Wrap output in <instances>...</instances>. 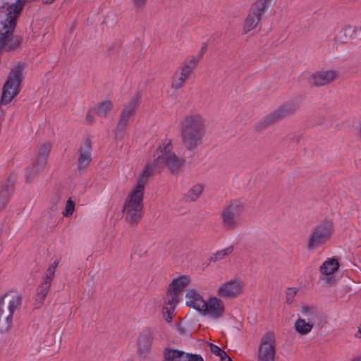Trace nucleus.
<instances>
[{
    "mask_svg": "<svg viewBox=\"0 0 361 361\" xmlns=\"http://www.w3.org/2000/svg\"><path fill=\"white\" fill-rule=\"evenodd\" d=\"M200 56H192L190 59L189 63H185L183 66H188L192 68V71L195 68V67L197 65L200 61Z\"/></svg>",
    "mask_w": 361,
    "mask_h": 361,
    "instance_id": "obj_35",
    "label": "nucleus"
},
{
    "mask_svg": "<svg viewBox=\"0 0 361 361\" xmlns=\"http://www.w3.org/2000/svg\"><path fill=\"white\" fill-rule=\"evenodd\" d=\"M141 94L137 93L133 99L125 105L121 114L119 121L128 125L135 115L137 106L140 104Z\"/></svg>",
    "mask_w": 361,
    "mask_h": 361,
    "instance_id": "obj_16",
    "label": "nucleus"
},
{
    "mask_svg": "<svg viewBox=\"0 0 361 361\" xmlns=\"http://www.w3.org/2000/svg\"><path fill=\"white\" fill-rule=\"evenodd\" d=\"M297 293V290L295 288H289L286 290V302L291 303L293 298Z\"/></svg>",
    "mask_w": 361,
    "mask_h": 361,
    "instance_id": "obj_34",
    "label": "nucleus"
},
{
    "mask_svg": "<svg viewBox=\"0 0 361 361\" xmlns=\"http://www.w3.org/2000/svg\"><path fill=\"white\" fill-rule=\"evenodd\" d=\"M269 1L270 0H258L257 1L254 8H252L245 20L243 25L244 33H247L256 27L261 19V16L265 8L267 6Z\"/></svg>",
    "mask_w": 361,
    "mask_h": 361,
    "instance_id": "obj_11",
    "label": "nucleus"
},
{
    "mask_svg": "<svg viewBox=\"0 0 361 361\" xmlns=\"http://www.w3.org/2000/svg\"><path fill=\"white\" fill-rule=\"evenodd\" d=\"M245 286L242 279L235 277L221 283L216 290V295L221 298L233 300L243 293Z\"/></svg>",
    "mask_w": 361,
    "mask_h": 361,
    "instance_id": "obj_7",
    "label": "nucleus"
},
{
    "mask_svg": "<svg viewBox=\"0 0 361 361\" xmlns=\"http://www.w3.org/2000/svg\"><path fill=\"white\" fill-rule=\"evenodd\" d=\"M50 286L51 285L48 284V283H44L42 281L39 285L35 295V308H39L44 304L47 295L49 291Z\"/></svg>",
    "mask_w": 361,
    "mask_h": 361,
    "instance_id": "obj_25",
    "label": "nucleus"
},
{
    "mask_svg": "<svg viewBox=\"0 0 361 361\" xmlns=\"http://www.w3.org/2000/svg\"><path fill=\"white\" fill-rule=\"evenodd\" d=\"M182 160L173 152L171 141L165 139L159 145L154 154V166L147 165L139 176L135 186H140L145 190L148 178L154 174V169L168 166L172 171L180 167Z\"/></svg>",
    "mask_w": 361,
    "mask_h": 361,
    "instance_id": "obj_2",
    "label": "nucleus"
},
{
    "mask_svg": "<svg viewBox=\"0 0 361 361\" xmlns=\"http://www.w3.org/2000/svg\"><path fill=\"white\" fill-rule=\"evenodd\" d=\"M54 0H42L45 4H51Z\"/></svg>",
    "mask_w": 361,
    "mask_h": 361,
    "instance_id": "obj_42",
    "label": "nucleus"
},
{
    "mask_svg": "<svg viewBox=\"0 0 361 361\" xmlns=\"http://www.w3.org/2000/svg\"><path fill=\"white\" fill-rule=\"evenodd\" d=\"M185 361H204L202 357L197 355H189Z\"/></svg>",
    "mask_w": 361,
    "mask_h": 361,
    "instance_id": "obj_38",
    "label": "nucleus"
},
{
    "mask_svg": "<svg viewBox=\"0 0 361 361\" xmlns=\"http://www.w3.org/2000/svg\"><path fill=\"white\" fill-rule=\"evenodd\" d=\"M274 341L271 334H267L259 348V361H274Z\"/></svg>",
    "mask_w": 361,
    "mask_h": 361,
    "instance_id": "obj_12",
    "label": "nucleus"
},
{
    "mask_svg": "<svg viewBox=\"0 0 361 361\" xmlns=\"http://www.w3.org/2000/svg\"><path fill=\"white\" fill-rule=\"evenodd\" d=\"M190 279L187 275H181L174 279L170 283L169 289L174 291L179 295L183 290L190 283Z\"/></svg>",
    "mask_w": 361,
    "mask_h": 361,
    "instance_id": "obj_24",
    "label": "nucleus"
},
{
    "mask_svg": "<svg viewBox=\"0 0 361 361\" xmlns=\"http://www.w3.org/2000/svg\"><path fill=\"white\" fill-rule=\"evenodd\" d=\"M21 303V297L18 295L13 296L6 307L4 300H0V333L8 331L12 326L13 316Z\"/></svg>",
    "mask_w": 361,
    "mask_h": 361,
    "instance_id": "obj_6",
    "label": "nucleus"
},
{
    "mask_svg": "<svg viewBox=\"0 0 361 361\" xmlns=\"http://www.w3.org/2000/svg\"><path fill=\"white\" fill-rule=\"evenodd\" d=\"M207 121L200 114L185 116L180 124V135L183 146L193 151L200 146L207 130Z\"/></svg>",
    "mask_w": 361,
    "mask_h": 361,
    "instance_id": "obj_3",
    "label": "nucleus"
},
{
    "mask_svg": "<svg viewBox=\"0 0 361 361\" xmlns=\"http://www.w3.org/2000/svg\"><path fill=\"white\" fill-rule=\"evenodd\" d=\"M206 300L202 295L195 289H188L185 294V305L200 313Z\"/></svg>",
    "mask_w": 361,
    "mask_h": 361,
    "instance_id": "obj_18",
    "label": "nucleus"
},
{
    "mask_svg": "<svg viewBox=\"0 0 361 361\" xmlns=\"http://www.w3.org/2000/svg\"><path fill=\"white\" fill-rule=\"evenodd\" d=\"M333 227L330 221H325L316 226L308 241V247L314 250L324 244L332 235Z\"/></svg>",
    "mask_w": 361,
    "mask_h": 361,
    "instance_id": "obj_9",
    "label": "nucleus"
},
{
    "mask_svg": "<svg viewBox=\"0 0 361 361\" xmlns=\"http://www.w3.org/2000/svg\"><path fill=\"white\" fill-rule=\"evenodd\" d=\"M127 126V124L123 123L118 121V123L114 130L115 139L116 140H121L124 138Z\"/></svg>",
    "mask_w": 361,
    "mask_h": 361,
    "instance_id": "obj_31",
    "label": "nucleus"
},
{
    "mask_svg": "<svg viewBox=\"0 0 361 361\" xmlns=\"http://www.w3.org/2000/svg\"><path fill=\"white\" fill-rule=\"evenodd\" d=\"M210 350L214 355L219 356L222 355L224 350H221L218 345L214 344H210Z\"/></svg>",
    "mask_w": 361,
    "mask_h": 361,
    "instance_id": "obj_37",
    "label": "nucleus"
},
{
    "mask_svg": "<svg viewBox=\"0 0 361 361\" xmlns=\"http://www.w3.org/2000/svg\"><path fill=\"white\" fill-rule=\"evenodd\" d=\"M311 313V308L307 306H303L301 309V314L302 316L306 317L309 316Z\"/></svg>",
    "mask_w": 361,
    "mask_h": 361,
    "instance_id": "obj_39",
    "label": "nucleus"
},
{
    "mask_svg": "<svg viewBox=\"0 0 361 361\" xmlns=\"http://www.w3.org/2000/svg\"><path fill=\"white\" fill-rule=\"evenodd\" d=\"M243 207L238 202H232L222 212V224L227 229H234L240 224Z\"/></svg>",
    "mask_w": 361,
    "mask_h": 361,
    "instance_id": "obj_10",
    "label": "nucleus"
},
{
    "mask_svg": "<svg viewBox=\"0 0 361 361\" xmlns=\"http://www.w3.org/2000/svg\"><path fill=\"white\" fill-rule=\"evenodd\" d=\"M355 336L357 338L361 337V325L358 327L357 332L355 334Z\"/></svg>",
    "mask_w": 361,
    "mask_h": 361,
    "instance_id": "obj_41",
    "label": "nucleus"
},
{
    "mask_svg": "<svg viewBox=\"0 0 361 361\" xmlns=\"http://www.w3.org/2000/svg\"><path fill=\"white\" fill-rule=\"evenodd\" d=\"M295 111V108L292 107L290 104L281 106L278 109L270 114L265 118L264 122L266 125H269L279 119L283 118Z\"/></svg>",
    "mask_w": 361,
    "mask_h": 361,
    "instance_id": "obj_22",
    "label": "nucleus"
},
{
    "mask_svg": "<svg viewBox=\"0 0 361 361\" xmlns=\"http://www.w3.org/2000/svg\"><path fill=\"white\" fill-rule=\"evenodd\" d=\"M207 45L204 44V46L202 48V51H204L206 49Z\"/></svg>",
    "mask_w": 361,
    "mask_h": 361,
    "instance_id": "obj_43",
    "label": "nucleus"
},
{
    "mask_svg": "<svg viewBox=\"0 0 361 361\" xmlns=\"http://www.w3.org/2000/svg\"><path fill=\"white\" fill-rule=\"evenodd\" d=\"M221 361H231V359L228 356L225 351L223 352L222 355H219Z\"/></svg>",
    "mask_w": 361,
    "mask_h": 361,
    "instance_id": "obj_40",
    "label": "nucleus"
},
{
    "mask_svg": "<svg viewBox=\"0 0 361 361\" xmlns=\"http://www.w3.org/2000/svg\"><path fill=\"white\" fill-rule=\"evenodd\" d=\"M59 262L57 260L54 261L47 269L46 274L44 277L42 279V282L48 283V284L51 285L55 275L56 269L58 267Z\"/></svg>",
    "mask_w": 361,
    "mask_h": 361,
    "instance_id": "obj_28",
    "label": "nucleus"
},
{
    "mask_svg": "<svg viewBox=\"0 0 361 361\" xmlns=\"http://www.w3.org/2000/svg\"><path fill=\"white\" fill-rule=\"evenodd\" d=\"M180 295L178 293L169 289L164 298L163 312L166 321L169 322L173 319L176 306L179 302Z\"/></svg>",
    "mask_w": 361,
    "mask_h": 361,
    "instance_id": "obj_13",
    "label": "nucleus"
},
{
    "mask_svg": "<svg viewBox=\"0 0 361 361\" xmlns=\"http://www.w3.org/2000/svg\"><path fill=\"white\" fill-rule=\"evenodd\" d=\"M50 149L51 145L49 143L44 144L40 146L38 149V156L36 161L31 169L32 173L28 175V178H30L32 176L38 173L44 168L46 164V157L48 155Z\"/></svg>",
    "mask_w": 361,
    "mask_h": 361,
    "instance_id": "obj_19",
    "label": "nucleus"
},
{
    "mask_svg": "<svg viewBox=\"0 0 361 361\" xmlns=\"http://www.w3.org/2000/svg\"><path fill=\"white\" fill-rule=\"evenodd\" d=\"M188 354L177 350H168L165 352V361H185Z\"/></svg>",
    "mask_w": 361,
    "mask_h": 361,
    "instance_id": "obj_26",
    "label": "nucleus"
},
{
    "mask_svg": "<svg viewBox=\"0 0 361 361\" xmlns=\"http://www.w3.org/2000/svg\"><path fill=\"white\" fill-rule=\"evenodd\" d=\"M351 361H360L359 358H355L352 360Z\"/></svg>",
    "mask_w": 361,
    "mask_h": 361,
    "instance_id": "obj_44",
    "label": "nucleus"
},
{
    "mask_svg": "<svg viewBox=\"0 0 361 361\" xmlns=\"http://www.w3.org/2000/svg\"><path fill=\"white\" fill-rule=\"evenodd\" d=\"M152 334L149 331L142 332L137 340L138 353L141 356H146L152 349Z\"/></svg>",
    "mask_w": 361,
    "mask_h": 361,
    "instance_id": "obj_20",
    "label": "nucleus"
},
{
    "mask_svg": "<svg viewBox=\"0 0 361 361\" xmlns=\"http://www.w3.org/2000/svg\"><path fill=\"white\" fill-rule=\"evenodd\" d=\"M144 192L141 187L134 185L125 200L123 212L130 224H137L143 214Z\"/></svg>",
    "mask_w": 361,
    "mask_h": 361,
    "instance_id": "obj_4",
    "label": "nucleus"
},
{
    "mask_svg": "<svg viewBox=\"0 0 361 361\" xmlns=\"http://www.w3.org/2000/svg\"><path fill=\"white\" fill-rule=\"evenodd\" d=\"M24 64L17 63L10 71L8 79L4 85L1 98V104L10 103L20 91V84L23 79Z\"/></svg>",
    "mask_w": 361,
    "mask_h": 361,
    "instance_id": "obj_5",
    "label": "nucleus"
},
{
    "mask_svg": "<svg viewBox=\"0 0 361 361\" xmlns=\"http://www.w3.org/2000/svg\"><path fill=\"white\" fill-rule=\"evenodd\" d=\"M204 187L202 184H196L193 185L185 195L188 201L196 200L202 194Z\"/></svg>",
    "mask_w": 361,
    "mask_h": 361,
    "instance_id": "obj_27",
    "label": "nucleus"
},
{
    "mask_svg": "<svg viewBox=\"0 0 361 361\" xmlns=\"http://www.w3.org/2000/svg\"><path fill=\"white\" fill-rule=\"evenodd\" d=\"M340 264L334 257L328 258L319 267V271L322 275V279L329 281V276L333 275L339 269Z\"/></svg>",
    "mask_w": 361,
    "mask_h": 361,
    "instance_id": "obj_21",
    "label": "nucleus"
},
{
    "mask_svg": "<svg viewBox=\"0 0 361 361\" xmlns=\"http://www.w3.org/2000/svg\"><path fill=\"white\" fill-rule=\"evenodd\" d=\"M74 211H75V203L71 199H69L66 202L65 210L63 212L62 214H63V216L69 217L73 215Z\"/></svg>",
    "mask_w": 361,
    "mask_h": 361,
    "instance_id": "obj_33",
    "label": "nucleus"
},
{
    "mask_svg": "<svg viewBox=\"0 0 361 361\" xmlns=\"http://www.w3.org/2000/svg\"><path fill=\"white\" fill-rule=\"evenodd\" d=\"M11 188L1 186L0 188V209H1L9 201L11 196Z\"/></svg>",
    "mask_w": 361,
    "mask_h": 361,
    "instance_id": "obj_29",
    "label": "nucleus"
},
{
    "mask_svg": "<svg viewBox=\"0 0 361 361\" xmlns=\"http://www.w3.org/2000/svg\"><path fill=\"white\" fill-rule=\"evenodd\" d=\"M225 314V305L219 296H211L206 300L200 313L202 317L217 321L222 318Z\"/></svg>",
    "mask_w": 361,
    "mask_h": 361,
    "instance_id": "obj_8",
    "label": "nucleus"
},
{
    "mask_svg": "<svg viewBox=\"0 0 361 361\" xmlns=\"http://www.w3.org/2000/svg\"><path fill=\"white\" fill-rule=\"evenodd\" d=\"M233 251V246H228L226 248L218 250L214 255V259L215 260H221V259L225 258L226 256L229 255L231 253H232Z\"/></svg>",
    "mask_w": 361,
    "mask_h": 361,
    "instance_id": "obj_32",
    "label": "nucleus"
},
{
    "mask_svg": "<svg viewBox=\"0 0 361 361\" xmlns=\"http://www.w3.org/2000/svg\"><path fill=\"white\" fill-rule=\"evenodd\" d=\"M26 0H16L11 5H3L0 8V51L19 46V37L13 35L16 22Z\"/></svg>",
    "mask_w": 361,
    "mask_h": 361,
    "instance_id": "obj_1",
    "label": "nucleus"
},
{
    "mask_svg": "<svg viewBox=\"0 0 361 361\" xmlns=\"http://www.w3.org/2000/svg\"><path fill=\"white\" fill-rule=\"evenodd\" d=\"M313 326L314 323L310 319L306 320L301 317H299L294 324L295 331L300 336L308 334L312 331Z\"/></svg>",
    "mask_w": 361,
    "mask_h": 361,
    "instance_id": "obj_23",
    "label": "nucleus"
},
{
    "mask_svg": "<svg viewBox=\"0 0 361 361\" xmlns=\"http://www.w3.org/2000/svg\"><path fill=\"white\" fill-rule=\"evenodd\" d=\"M112 106V103L110 100H104L97 104V114L100 117L106 116V114L110 111Z\"/></svg>",
    "mask_w": 361,
    "mask_h": 361,
    "instance_id": "obj_30",
    "label": "nucleus"
},
{
    "mask_svg": "<svg viewBox=\"0 0 361 361\" xmlns=\"http://www.w3.org/2000/svg\"><path fill=\"white\" fill-rule=\"evenodd\" d=\"M337 77L338 73L334 70L319 71L311 75L310 82L314 86H323L333 82Z\"/></svg>",
    "mask_w": 361,
    "mask_h": 361,
    "instance_id": "obj_15",
    "label": "nucleus"
},
{
    "mask_svg": "<svg viewBox=\"0 0 361 361\" xmlns=\"http://www.w3.org/2000/svg\"><path fill=\"white\" fill-rule=\"evenodd\" d=\"M191 73L192 68L190 66H181L172 76L171 87L175 90L182 88Z\"/></svg>",
    "mask_w": 361,
    "mask_h": 361,
    "instance_id": "obj_17",
    "label": "nucleus"
},
{
    "mask_svg": "<svg viewBox=\"0 0 361 361\" xmlns=\"http://www.w3.org/2000/svg\"><path fill=\"white\" fill-rule=\"evenodd\" d=\"M92 143L89 139L82 141L78 157V169L83 172L92 160Z\"/></svg>",
    "mask_w": 361,
    "mask_h": 361,
    "instance_id": "obj_14",
    "label": "nucleus"
},
{
    "mask_svg": "<svg viewBox=\"0 0 361 361\" xmlns=\"http://www.w3.org/2000/svg\"><path fill=\"white\" fill-rule=\"evenodd\" d=\"M147 0H133V4L135 8H143L147 4Z\"/></svg>",
    "mask_w": 361,
    "mask_h": 361,
    "instance_id": "obj_36",
    "label": "nucleus"
}]
</instances>
